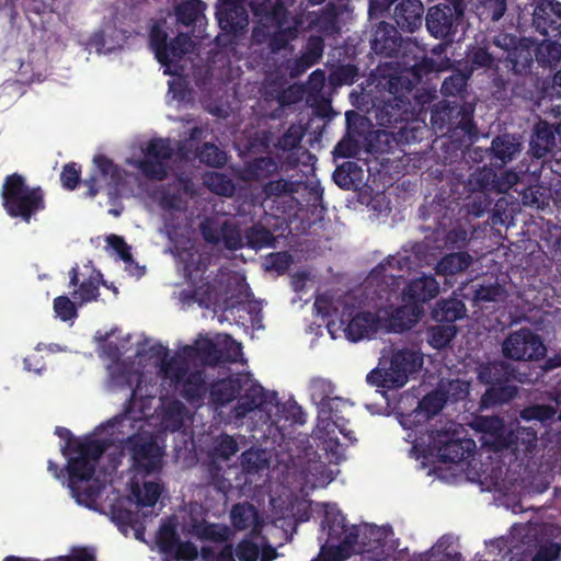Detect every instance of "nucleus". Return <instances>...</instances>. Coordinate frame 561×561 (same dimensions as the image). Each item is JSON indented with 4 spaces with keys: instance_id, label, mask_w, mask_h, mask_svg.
<instances>
[{
    "instance_id": "f257e3e1",
    "label": "nucleus",
    "mask_w": 561,
    "mask_h": 561,
    "mask_svg": "<svg viewBox=\"0 0 561 561\" xmlns=\"http://www.w3.org/2000/svg\"><path fill=\"white\" fill-rule=\"evenodd\" d=\"M410 268V256L389 255L369 272L365 280V296L371 309L379 311L382 329L387 331L409 330L422 313V307L401 301L403 273Z\"/></svg>"
},
{
    "instance_id": "f03ea898",
    "label": "nucleus",
    "mask_w": 561,
    "mask_h": 561,
    "mask_svg": "<svg viewBox=\"0 0 561 561\" xmlns=\"http://www.w3.org/2000/svg\"><path fill=\"white\" fill-rule=\"evenodd\" d=\"M373 84L380 96H375V118L377 124L387 128H397L412 116L409 94L414 83L402 75L392 62H383L370 73Z\"/></svg>"
},
{
    "instance_id": "7ed1b4c3",
    "label": "nucleus",
    "mask_w": 561,
    "mask_h": 561,
    "mask_svg": "<svg viewBox=\"0 0 561 561\" xmlns=\"http://www.w3.org/2000/svg\"><path fill=\"white\" fill-rule=\"evenodd\" d=\"M250 10L255 19L251 32V46H266L277 55L290 47L299 35L300 22L288 24L290 12L283 0H251Z\"/></svg>"
},
{
    "instance_id": "20e7f679",
    "label": "nucleus",
    "mask_w": 561,
    "mask_h": 561,
    "mask_svg": "<svg viewBox=\"0 0 561 561\" xmlns=\"http://www.w3.org/2000/svg\"><path fill=\"white\" fill-rule=\"evenodd\" d=\"M209 396L217 407H224L238 398L237 404L230 411L234 423L241 422L255 410L263 411L267 403L264 388L254 383L250 376L242 373L218 379L210 385Z\"/></svg>"
},
{
    "instance_id": "39448f33",
    "label": "nucleus",
    "mask_w": 561,
    "mask_h": 561,
    "mask_svg": "<svg viewBox=\"0 0 561 561\" xmlns=\"http://www.w3.org/2000/svg\"><path fill=\"white\" fill-rule=\"evenodd\" d=\"M0 196L5 214L25 224H30L46 209V193L43 187L31 186L26 178L19 172L4 178Z\"/></svg>"
},
{
    "instance_id": "423d86ee",
    "label": "nucleus",
    "mask_w": 561,
    "mask_h": 561,
    "mask_svg": "<svg viewBox=\"0 0 561 561\" xmlns=\"http://www.w3.org/2000/svg\"><path fill=\"white\" fill-rule=\"evenodd\" d=\"M473 113L471 104L440 103L432 112L431 122L443 136L473 142L479 138Z\"/></svg>"
},
{
    "instance_id": "0eeeda50",
    "label": "nucleus",
    "mask_w": 561,
    "mask_h": 561,
    "mask_svg": "<svg viewBox=\"0 0 561 561\" xmlns=\"http://www.w3.org/2000/svg\"><path fill=\"white\" fill-rule=\"evenodd\" d=\"M516 368L506 362H491L484 364L479 369V379L489 385L482 396L484 407H494L507 403L518 393V387L512 381L516 379Z\"/></svg>"
},
{
    "instance_id": "6e6552de",
    "label": "nucleus",
    "mask_w": 561,
    "mask_h": 561,
    "mask_svg": "<svg viewBox=\"0 0 561 561\" xmlns=\"http://www.w3.org/2000/svg\"><path fill=\"white\" fill-rule=\"evenodd\" d=\"M122 450L129 457L130 467L139 474H153L162 468L163 449L149 432H137L122 442Z\"/></svg>"
},
{
    "instance_id": "1a4fd4ad",
    "label": "nucleus",
    "mask_w": 561,
    "mask_h": 561,
    "mask_svg": "<svg viewBox=\"0 0 561 561\" xmlns=\"http://www.w3.org/2000/svg\"><path fill=\"white\" fill-rule=\"evenodd\" d=\"M463 428L455 423L449 427L433 431L430 435L431 447L443 462L459 463L476 450L472 438L461 437Z\"/></svg>"
},
{
    "instance_id": "9d476101",
    "label": "nucleus",
    "mask_w": 561,
    "mask_h": 561,
    "mask_svg": "<svg viewBox=\"0 0 561 561\" xmlns=\"http://www.w3.org/2000/svg\"><path fill=\"white\" fill-rule=\"evenodd\" d=\"M55 434L66 440L61 448L62 455L68 456L69 453L76 455L68 458L66 467L67 470L71 471L72 477L77 474L78 467L84 468L87 466V459H101L108 447L105 439L76 438L70 430L62 426H57Z\"/></svg>"
},
{
    "instance_id": "9b49d317",
    "label": "nucleus",
    "mask_w": 561,
    "mask_h": 561,
    "mask_svg": "<svg viewBox=\"0 0 561 561\" xmlns=\"http://www.w3.org/2000/svg\"><path fill=\"white\" fill-rule=\"evenodd\" d=\"M463 16L465 7L453 2L438 3L428 9L425 25L433 37L450 44L455 41Z\"/></svg>"
},
{
    "instance_id": "f8f14e48",
    "label": "nucleus",
    "mask_w": 561,
    "mask_h": 561,
    "mask_svg": "<svg viewBox=\"0 0 561 561\" xmlns=\"http://www.w3.org/2000/svg\"><path fill=\"white\" fill-rule=\"evenodd\" d=\"M174 150L168 138H152L144 149V158L129 161L146 179L163 181L168 178V161Z\"/></svg>"
},
{
    "instance_id": "ddd939ff",
    "label": "nucleus",
    "mask_w": 561,
    "mask_h": 561,
    "mask_svg": "<svg viewBox=\"0 0 561 561\" xmlns=\"http://www.w3.org/2000/svg\"><path fill=\"white\" fill-rule=\"evenodd\" d=\"M505 358L518 362L542 359L547 354L541 336L529 328L512 331L502 343Z\"/></svg>"
},
{
    "instance_id": "4468645a",
    "label": "nucleus",
    "mask_w": 561,
    "mask_h": 561,
    "mask_svg": "<svg viewBox=\"0 0 561 561\" xmlns=\"http://www.w3.org/2000/svg\"><path fill=\"white\" fill-rule=\"evenodd\" d=\"M370 44L376 55L399 57L401 60H403L409 53L419 50L416 42L403 39L398 28L385 21L377 24Z\"/></svg>"
},
{
    "instance_id": "2eb2a0df",
    "label": "nucleus",
    "mask_w": 561,
    "mask_h": 561,
    "mask_svg": "<svg viewBox=\"0 0 561 561\" xmlns=\"http://www.w3.org/2000/svg\"><path fill=\"white\" fill-rule=\"evenodd\" d=\"M333 387L330 381L323 378H313L310 382V396L313 402L318 404V414L322 420H332L333 424L339 428L340 433L351 443L356 442L352 431H346V420L337 415L336 405L341 400L332 398Z\"/></svg>"
},
{
    "instance_id": "dca6fc26",
    "label": "nucleus",
    "mask_w": 561,
    "mask_h": 561,
    "mask_svg": "<svg viewBox=\"0 0 561 561\" xmlns=\"http://www.w3.org/2000/svg\"><path fill=\"white\" fill-rule=\"evenodd\" d=\"M93 169L83 184L88 187L87 197H95L102 188V182L107 186L112 194V190L116 191L124 183V170L114 163L112 159L105 154H96L93 158Z\"/></svg>"
},
{
    "instance_id": "f3484780",
    "label": "nucleus",
    "mask_w": 561,
    "mask_h": 561,
    "mask_svg": "<svg viewBox=\"0 0 561 561\" xmlns=\"http://www.w3.org/2000/svg\"><path fill=\"white\" fill-rule=\"evenodd\" d=\"M324 39L320 35H310L300 54L294 58H288L283 66L290 79H298L310 68L320 62L324 53Z\"/></svg>"
},
{
    "instance_id": "a211bd4d",
    "label": "nucleus",
    "mask_w": 561,
    "mask_h": 561,
    "mask_svg": "<svg viewBox=\"0 0 561 561\" xmlns=\"http://www.w3.org/2000/svg\"><path fill=\"white\" fill-rule=\"evenodd\" d=\"M504 47L507 51L506 61L515 75H526L530 71L535 57V41L528 37L504 35Z\"/></svg>"
},
{
    "instance_id": "6ab92c4d",
    "label": "nucleus",
    "mask_w": 561,
    "mask_h": 561,
    "mask_svg": "<svg viewBox=\"0 0 561 561\" xmlns=\"http://www.w3.org/2000/svg\"><path fill=\"white\" fill-rule=\"evenodd\" d=\"M533 26L542 36L561 35V2L536 0L533 10Z\"/></svg>"
},
{
    "instance_id": "aec40b11",
    "label": "nucleus",
    "mask_w": 561,
    "mask_h": 561,
    "mask_svg": "<svg viewBox=\"0 0 561 561\" xmlns=\"http://www.w3.org/2000/svg\"><path fill=\"white\" fill-rule=\"evenodd\" d=\"M100 459H87V466L83 468L78 467L77 474L72 477L71 471L67 470L68 473V488L79 504H83L87 507H91L100 496V488L89 485L81 490V482H89L95 473L96 465Z\"/></svg>"
},
{
    "instance_id": "412c9836",
    "label": "nucleus",
    "mask_w": 561,
    "mask_h": 561,
    "mask_svg": "<svg viewBox=\"0 0 561 561\" xmlns=\"http://www.w3.org/2000/svg\"><path fill=\"white\" fill-rule=\"evenodd\" d=\"M422 365L423 357L415 351L403 348L393 353L389 369L392 374V382H396L394 387L402 388Z\"/></svg>"
},
{
    "instance_id": "4be33fe9",
    "label": "nucleus",
    "mask_w": 561,
    "mask_h": 561,
    "mask_svg": "<svg viewBox=\"0 0 561 561\" xmlns=\"http://www.w3.org/2000/svg\"><path fill=\"white\" fill-rule=\"evenodd\" d=\"M446 404V397L438 391L425 394L417 403V407L409 414L402 415L400 423L403 427H413L438 414Z\"/></svg>"
},
{
    "instance_id": "5701e85b",
    "label": "nucleus",
    "mask_w": 561,
    "mask_h": 561,
    "mask_svg": "<svg viewBox=\"0 0 561 561\" xmlns=\"http://www.w3.org/2000/svg\"><path fill=\"white\" fill-rule=\"evenodd\" d=\"M382 330L379 311H359L352 316L344 329L345 336L352 342H358Z\"/></svg>"
},
{
    "instance_id": "b1692460",
    "label": "nucleus",
    "mask_w": 561,
    "mask_h": 561,
    "mask_svg": "<svg viewBox=\"0 0 561 561\" xmlns=\"http://www.w3.org/2000/svg\"><path fill=\"white\" fill-rule=\"evenodd\" d=\"M424 5L421 0H401L394 7L392 18L400 28L405 33H414L423 22Z\"/></svg>"
},
{
    "instance_id": "393cba45",
    "label": "nucleus",
    "mask_w": 561,
    "mask_h": 561,
    "mask_svg": "<svg viewBox=\"0 0 561 561\" xmlns=\"http://www.w3.org/2000/svg\"><path fill=\"white\" fill-rule=\"evenodd\" d=\"M439 291V285L434 276H422L411 280L400 293L402 302L422 307V304L430 301Z\"/></svg>"
},
{
    "instance_id": "a878e982",
    "label": "nucleus",
    "mask_w": 561,
    "mask_h": 561,
    "mask_svg": "<svg viewBox=\"0 0 561 561\" xmlns=\"http://www.w3.org/2000/svg\"><path fill=\"white\" fill-rule=\"evenodd\" d=\"M184 353L187 356H192L194 353L198 356L203 363L209 366H216L220 363H234L237 357L241 355V346L238 344L233 355L227 354L221 350L214 341L205 339L196 344V346H186Z\"/></svg>"
},
{
    "instance_id": "bb28decb",
    "label": "nucleus",
    "mask_w": 561,
    "mask_h": 561,
    "mask_svg": "<svg viewBox=\"0 0 561 561\" xmlns=\"http://www.w3.org/2000/svg\"><path fill=\"white\" fill-rule=\"evenodd\" d=\"M279 162L270 156L255 157L244 161L239 172V179L244 182H262L277 174Z\"/></svg>"
},
{
    "instance_id": "cd10ccee",
    "label": "nucleus",
    "mask_w": 561,
    "mask_h": 561,
    "mask_svg": "<svg viewBox=\"0 0 561 561\" xmlns=\"http://www.w3.org/2000/svg\"><path fill=\"white\" fill-rule=\"evenodd\" d=\"M522 144L512 135L503 134L493 138L489 151L491 167L502 169L520 152Z\"/></svg>"
},
{
    "instance_id": "c85d7f7f",
    "label": "nucleus",
    "mask_w": 561,
    "mask_h": 561,
    "mask_svg": "<svg viewBox=\"0 0 561 561\" xmlns=\"http://www.w3.org/2000/svg\"><path fill=\"white\" fill-rule=\"evenodd\" d=\"M494 179V168L491 165L478 168L462 182V191L459 192V198H469L473 193L490 194L495 192Z\"/></svg>"
},
{
    "instance_id": "c756f323",
    "label": "nucleus",
    "mask_w": 561,
    "mask_h": 561,
    "mask_svg": "<svg viewBox=\"0 0 561 561\" xmlns=\"http://www.w3.org/2000/svg\"><path fill=\"white\" fill-rule=\"evenodd\" d=\"M134 503L129 497L118 499L111 505V519L118 530L127 536L130 527L139 525V512L133 510Z\"/></svg>"
},
{
    "instance_id": "7c9ffc66",
    "label": "nucleus",
    "mask_w": 561,
    "mask_h": 561,
    "mask_svg": "<svg viewBox=\"0 0 561 561\" xmlns=\"http://www.w3.org/2000/svg\"><path fill=\"white\" fill-rule=\"evenodd\" d=\"M341 533L344 534V537L334 551L337 561H344L351 556L359 536L358 529L355 526L350 529L346 528L343 516H340L339 520L335 518L332 524H329V538L334 539L335 537H339Z\"/></svg>"
},
{
    "instance_id": "2f4dec72",
    "label": "nucleus",
    "mask_w": 561,
    "mask_h": 561,
    "mask_svg": "<svg viewBox=\"0 0 561 561\" xmlns=\"http://www.w3.org/2000/svg\"><path fill=\"white\" fill-rule=\"evenodd\" d=\"M231 524L237 530H245L253 526L250 536L256 537L261 533L260 517L256 508L249 503L234 504L230 513Z\"/></svg>"
},
{
    "instance_id": "473e14b6",
    "label": "nucleus",
    "mask_w": 561,
    "mask_h": 561,
    "mask_svg": "<svg viewBox=\"0 0 561 561\" xmlns=\"http://www.w3.org/2000/svg\"><path fill=\"white\" fill-rule=\"evenodd\" d=\"M173 389L190 403L202 400L207 391L204 371L188 370L179 387Z\"/></svg>"
},
{
    "instance_id": "72a5a7b5",
    "label": "nucleus",
    "mask_w": 561,
    "mask_h": 561,
    "mask_svg": "<svg viewBox=\"0 0 561 561\" xmlns=\"http://www.w3.org/2000/svg\"><path fill=\"white\" fill-rule=\"evenodd\" d=\"M159 367L162 379L168 381L172 388H178L190 370L186 356L180 353L169 357L164 363H159Z\"/></svg>"
},
{
    "instance_id": "f704fd0d",
    "label": "nucleus",
    "mask_w": 561,
    "mask_h": 561,
    "mask_svg": "<svg viewBox=\"0 0 561 561\" xmlns=\"http://www.w3.org/2000/svg\"><path fill=\"white\" fill-rule=\"evenodd\" d=\"M466 314L465 304L456 298L439 300L432 311V318L439 323L454 324Z\"/></svg>"
},
{
    "instance_id": "c9c22d12",
    "label": "nucleus",
    "mask_w": 561,
    "mask_h": 561,
    "mask_svg": "<svg viewBox=\"0 0 561 561\" xmlns=\"http://www.w3.org/2000/svg\"><path fill=\"white\" fill-rule=\"evenodd\" d=\"M472 262V256L466 251L448 253L438 261L436 272L443 276H453L468 270Z\"/></svg>"
},
{
    "instance_id": "e433bc0d",
    "label": "nucleus",
    "mask_w": 561,
    "mask_h": 561,
    "mask_svg": "<svg viewBox=\"0 0 561 561\" xmlns=\"http://www.w3.org/2000/svg\"><path fill=\"white\" fill-rule=\"evenodd\" d=\"M219 27L227 33H238L247 23L244 11L236 4H228L216 12Z\"/></svg>"
},
{
    "instance_id": "4c0bfd02",
    "label": "nucleus",
    "mask_w": 561,
    "mask_h": 561,
    "mask_svg": "<svg viewBox=\"0 0 561 561\" xmlns=\"http://www.w3.org/2000/svg\"><path fill=\"white\" fill-rule=\"evenodd\" d=\"M332 178L339 187L353 190L362 182L363 169L355 161H346L335 169Z\"/></svg>"
},
{
    "instance_id": "58836bf2",
    "label": "nucleus",
    "mask_w": 561,
    "mask_h": 561,
    "mask_svg": "<svg viewBox=\"0 0 561 561\" xmlns=\"http://www.w3.org/2000/svg\"><path fill=\"white\" fill-rule=\"evenodd\" d=\"M168 44V33L162 28L159 22H154L149 32V45L157 60L164 67L170 66Z\"/></svg>"
},
{
    "instance_id": "ea45409f",
    "label": "nucleus",
    "mask_w": 561,
    "mask_h": 561,
    "mask_svg": "<svg viewBox=\"0 0 561 561\" xmlns=\"http://www.w3.org/2000/svg\"><path fill=\"white\" fill-rule=\"evenodd\" d=\"M204 8L205 4L201 0L183 1L174 8L176 21L184 26H191L204 16Z\"/></svg>"
},
{
    "instance_id": "a19ab883",
    "label": "nucleus",
    "mask_w": 561,
    "mask_h": 561,
    "mask_svg": "<svg viewBox=\"0 0 561 561\" xmlns=\"http://www.w3.org/2000/svg\"><path fill=\"white\" fill-rule=\"evenodd\" d=\"M507 11V0H478L476 14L481 22H497Z\"/></svg>"
},
{
    "instance_id": "79ce46f5",
    "label": "nucleus",
    "mask_w": 561,
    "mask_h": 561,
    "mask_svg": "<svg viewBox=\"0 0 561 561\" xmlns=\"http://www.w3.org/2000/svg\"><path fill=\"white\" fill-rule=\"evenodd\" d=\"M392 64L398 68H400L399 66L401 64L405 69H410L417 78L430 73L434 67V61L430 59L420 47L419 50L409 53L400 62ZM399 70L401 71V69Z\"/></svg>"
},
{
    "instance_id": "37998d69",
    "label": "nucleus",
    "mask_w": 561,
    "mask_h": 561,
    "mask_svg": "<svg viewBox=\"0 0 561 561\" xmlns=\"http://www.w3.org/2000/svg\"><path fill=\"white\" fill-rule=\"evenodd\" d=\"M275 238L271 230L262 225H254L244 232V247L260 250L274 245Z\"/></svg>"
},
{
    "instance_id": "c03bdc74",
    "label": "nucleus",
    "mask_w": 561,
    "mask_h": 561,
    "mask_svg": "<svg viewBox=\"0 0 561 561\" xmlns=\"http://www.w3.org/2000/svg\"><path fill=\"white\" fill-rule=\"evenodd\" d=\"M185 413V405L179 400H172L163 409L162 423L171 432L180 431L184 425Z\"/></svg>"
},
{
    "instance_id": "a18cd8bd",
    "label": "nucleus",
    "mask_w": 561,
    "mask_h": 561,
    "mask_svg": "<svg viewBox=\"0 0 561 561\" xmlns=\"http://www.w3.org/2000/svg\"><path fill=\"white\" fill-rule=\"evenodd\" d=\"M558 410L551 404H529L519 411V417L526 422L538 421L548 424L554 420Z\"/></svg>"
},
{
    "instance_id": "49530a36",
    "label": "nucleus",
    "mask_w": 561,
    "mask_h": 561,
    "mask_svg": "<svg viewBox=\"0 0 561 561\" xmlns=\"http://www.w3.org/2000/svg\"><path fill=\"white\" fill-rule=\"evenodd\" d=\"M535 135L538 141L534 147L536 156L542 157L556 146V127L549 123L540 122L536 126Z\"/></svg>"
},
{
    "instance_id": "de8ad7c7",
    "label": "nucleus",
    "mask_w": 561,
    "mask_h": 561,
    "mask_svg": "<svg viewBox=\"0 0 561 561\" xmlns=\"http://www.w3.org/2000/svg\"><path fill=\"white\" fill-rule=\"evenodd\" d=\"M535 58L541 67L557 66L561 60V44L543 42L536 46Z\"/></svg>"
},
{
    "instance_id": "09e8293b",
    "label": "nucleus",
    "mask_w": 561,
    "mask_h": 561,
    "mask_svg": "<svg viewBox=\"0 0 561 561\" xmlns=\"http://www.w3.org/2000/svg\"><path fill=\"white\" fill-rule=\"evenodd\" d=\"M220 243L229 251H237L244 248V237H242L238 224L226 219L221 222Z\"/></svg>"
},
{
    "instance_id": "8fccbe9b",
    "label": "nucleus",
    "mask_w": 561,
    "mask_h": 561,
    "mask_svg": "<svg viewBox=\"0 0 561 561\" xmlns=\"http://www.w3.org/2000/svg\"><path fill=\"white\" fill-rule=\"evenodd\" d=\"M196 157L202 163L214 168H222L227 163V153L213 142H204Z\"/></svg>"
},
{
    "instance_id": "3c124183",
    "label": "nucleus",
    "mask_w": 561,
    "mask_h": 561,
    "mask_svg": "<svg viewBox=\"0 0 561 561\" xmlns=\"http://www.w3.org/2000/svg\"><path fill=\"white\" fill-rule=\"evenodd\" d=\"M180 540L176 527L173 524L161 525L157 536V545L160 552L164 554L167 559L174 551Z\"/></svg>"
},
{
    "instance_id": "603ef678",
    "label": "nucleus",
    "mask_w": 561,
    "mask_h": 561,
    "mask_svg": "<svg viewBox=\"0 0 561 561\" xmlns=\"http://www.w3.org/2000/svg\"><path fill=\"white\" fill-rule=\"evenodd\" d=\"M239 450V446L233 436L228 434H220L217 436L214 443L213 450L210 451V458L229 460Z\"/></svg>"
},
{
    "instance_id": "864d4df0",
    "label": "nucleus",
    "mask_w": 561,
    "mask_h": 561,
    "mask_svg": "<svg viewBox=\"0 0 561 561\" xmlns=\"http://www.w3.org/2000/svg\"><path fill=\"white\" fill-rule=\"evenodd\" d=\"M457 329L455 324H438L430 328L428 343L436 350L446 347L455 337Z\"/></svg>"
},
{
    "instance_id": "5fc2aeb1",
    "label": "nucleus",
    "mask_w": 561,
    "mask_h": 561,
    "mask_svg": "<svg viewBox=\"0 0 561 561\" xmlns=\"http://www.w3.org/2000/svg\"><path fill=\"white\" fill-rule=\"evenodd\" d=\"M241 468L245 473L255 474L268 467V461L260 450L248 449L240 456Z\"/></svg>"
},
{
    "instance_id": "6e6d98bb",
    "label": "nucleus",
    "mask_w": 561,
    "mask_h": 561,
    "mask_svg": "<svg viewBox=\"0 0 561 561\" xmlns=\"http://www.w3.org/2000/svg\"><path fill=\"white\" fill-rule=\"evenodd\" d=\"M207 187L215 194L231 197L236 193L233 181L224 173H213L206 180Z\"/></svg>"
},
{
    "instance_id": "4d7b16f0",
    "label": "nucleus",
    "mask_w": 561,
    "mask_h": 561,
    "mask_svg": "<svg viewBox=\"0 0 561 561\" xmlns=\"http://www.w3.org/2000/svg\"><path fill=\"white\" fill-rule=\"evenodd\" d=\"M294 191V183L285 179L270 180L262 187V194L265 198L290 196Z\"/></svg>"
},
{
    "instance_id": "13d9d810",
    "label": "nucleus",
    "mask_w": 561,
    "mask_h": 561,
    "mask_svg": "<svg viewBox=\"0 0 561 561\" xmlns=\"http://www.w3.org/2000/svg\"><path fill=\"white\" fill-rule=\"evenodd\" d=\"M254 537L248 535L238 542L233 549L234 559L239 561H257L260 556V546L253 541Z\"/></svg>"
},
{
    "instance_id": "bf43d9fd",
    "label": "nucleus",
    "mask_w": 561,
    "mask_h": 561,
    "mask_svg": "<svg viewBox=\"0 0 561 561\" xmlns=\"http://www.w3.org/2000/svg\"><path fill=\"white\" fill-rule=\"evenodd\" d=\"M221 231V222H219V220L214 217H206L199 224L201 236L203 240L208 244H220Z\"/></svg>"
},
{
    "instance_id": "052dcab7",
    "label": "nucleus",
    "mask_w": 561,
    "mask_h": 561,
    "mask_svg": "<svg viewBox=\"0 0 561 561\" xmlns=\"http://www.w3.org/2000/svg\"><path fill=\"white\" fill-rule=\"evenodd\" d=\"M161 492L162 488L160 483L156 481L145 482L142 492L138 490V492L135 493L137 497V505L146 507L154 506L161 495Z\"/></svg>"
},
{
    "instance_id": "680f3d73",
    "label": "nucleus",
    "mask_w": 561,
    "mask_h": 561,
    "mask_svg": "<svg viewBox=\"0 0 561 561\" xmlns=\"http://www.w3.org/2000/svg\"><path fill=\"white\" fill-rule=\"evenodd\" d=\"M202 561H236L232 543H225L219 550L215 547L203 546L201 549Z\"/></svg>"
},
{
    "instance_id": "e2e57ef3",
    "label": "nucleus",
    "mask_w": 561,
    "mask_h": 561,
    "mask_svg": "<svg viewBox=\"0 0 561 561\" xmlns=\"http://www.w3.org/2000/svg\"><path fill=\"white\" fill-rule=\"evenodd\" d=\"M504 295L503 288L497 284L480 285L473 291V301L476 305L483 302H496Z\"/></svg>"
},
{
    "instance_id": "0e129e2a",
    "label": "nucleus",
    "mask_w": 561,
    "mask_h": 561,
    "mask_svg": "<svg viewBox=\"0 0 561 561\" xmlns=\"http://www.w3.org/2000/svg\"><path fill=\"white\" fill-rule=\"evenodd\" d=\"M469 202L465 205L468 215L476 218L482 217L492 205V198L490 194L473 193L469 198Z\"/></svg>"
},
{
    "instance_id": "69168bd1",
    "label": "nucleus",
    "mask_w": 561,
    "mask_h": 561,
    "mask_svg": "<svg viewBox=\"0 0 561 561\" xmlns=\"http://www.w3.org/2000/svg\"><path fill=\"white\" fill-rule=\"evenodd\" d=\"M267 271H275L277 274H285L293 264V256L286 251L270 253L265 257Z\"/></svg>"
},
{
    "instance_id": "338daca9",
    "label": "nucleus",
    "mask_w": 561,
    "mask_h": 561,
    "mask_svg": "<svg viewBox=\"0 0 561 561\" xmlns=\"http://www.w3.org/2000/svg\"><path fill=\"white\" fill-rule=\"evenodd\" d=\"M54 311L62 321L73 320L78 317V310L69 297L62 295L54 299Z\"/></svg>"
},
{
    "instance_id": "774afa93",
    "label": "nucleus",
    "mask_w": 561,
    "mask_h": 561,
    "mask_svg": "<svg viewBox=\"0 0 561 561\" xmlns=\"http://www.w3.org/2000/svg\"><path fill=\"white\" fill-rule=\"evenodd\" d=\"M561 554V545L547 541L538 547L530 561H558Z\"/></svg>"
}]
</instances>
